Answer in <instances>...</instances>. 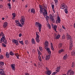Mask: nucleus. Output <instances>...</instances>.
<instances>
[{
	"label": "nucleus",
	"mask_w": 75,
	"mask_h": 75,
	"mask_svg": "<svg viewBox=\"0 0 75 75\" xmlns=\"http://www.w3.org/2000/svg\"><path fill=\"white\" fill-rule=\"evenodd\" d=\"M62 27L63 29H64V30H66V28H65V27L62 26Z\"/></svg>",
	"instance_id": "obj_58"
},
{
	"label": "nucleus",
	"mask_w": 75,
	"mask_h": 75,
	"mask_svg": "<svg viewBox=\"0 0 75 75\" xmlns=\"http://www.w3.org/2000/svg\"><path fill=\"white\" fill-rule=\"evenodd\" d=\"M50 45H51V47H53V44H52V43H51Z\"/></svg>",
	"instance_id": "obj_59"
},
{
	"label": "nucleus",
	"mask_w": 75,
	"mask_h": 75,
	"mask_svg": "<svg viewBox=\"0 0 75 75\" xmlns=\"http://www.w3.org/2000/svg\"><path fill=\"white\" fill-rule=\"evenodd\" d=\"M34 65L35 67H37V64H35V63L34 64Z\"/></svg>",
	"instance_id": "obj_61"
},
{
	"label": "nucleus",
	"mask_w": 75,
	"mask_h": 75,
	"mask_svg": "<svg viewBox=\"0 0 75 75\" xmlns=\"http://www.w3.org/2000/svg\"><path fill=\"white\" fill-rule=\"evenodd\" d=\"M15 22L17 24L18 26H19V27H23V26L20 23V22H19V21H18V20H15Z\"/></svg>",
	"instance_id": "obj_5"
},
{
	"label": "nucleus",
	"mask_w": 75,
	"mask_h": 75,
	"mask_svg": "<svg viewBox=\"0 0 75 75\" xmlns=\"http://www.w3.org/2000/svg\"><path fill=\"white\" fill-rule=\"evenodd\" d=\"M25 75H30V74H29V73H26L25 74Z\"/></svg>",
	"instance_id": "obj_54"
},
{
	"label": "nucleus",
	"mask_w": 75,
	"mask_h": 75,
	"mask_svg": "<svg viewBox=\"0 0 75 75\" xmlns=\"http://www.w3.org/2000/svg\"><path fill=\"white\" fill-rule=\"evenodd\" d=\"M52 10L54 12V13H55V9L54 8V9H52Z\"/></svg>",
	"instance_id": "obj_55"
},
{
	"label": "nucleus",
	"mask_w": 75,
	"mask_h": 75,
	"mask_svg": "<svg viewBox=\"0 0 75 75\" xmlns=\"http://www.w3.org/2000/svg\"><path fill=\"white\" fill-rule=\"evenodd\" d=\"M75 63L74 62H73L72 64L71 67H72V68H73V67L74 68V67H75Z\"/></svg>",
	"instance_id": "obj_37"
},
{
	"label": "nucleus",
	"mask_w": 75,
	"mask_h": 75,
	"mask_svg": "<svg viewBox=\"0 0 75 75\" xmlns=\"http://www.w3.org/2000/svg\"><path fill=\"white\" fill-rule=\"evenodd\" d=\"M65 38V35L64 34L62 35V40H64Z\"/></svg>",
	"instance_id": "obj_44"
},
{
	"label": "nucleus",
	"mask_w": 75,
	"mask_h": 75,
	"mask_svg": "<svg viewBox=\"0 0 75 75\" xmlns=\"http://www.w3.org/2000/svg\"><path fill=\"white\" fill-rule=\"evenodd\" d=\"M31 42L32 44H35V39L34 38H32L31 39Z\"/></svg>",
	"instance_id": "obj_23"
},
{
	"label": "nucleus",
	"mask_w": 75,
	"mask_h": 75,
	"mask_svg": "<svg viewBox=\"0 0 75 75\" xmlns=\"http://www.w3.org/2000/svg\"><path fill=\"white\" fill-rule=\"evenodd\" d=\"M64 51H65V50H64L63 49H61L59 51L58 53L61 54V53H62V52H64Z\"/></svg>",
	"instance_id": "obj_17"
},
{
	"label": "nucleus",
	"mask_w": 75,
	"mask_h": 75,
	"mask_svg": "<svg viewBox=\"0 0 75 75\" xmlns=\"http://www.w3.org/2000/svg\"><path fill=\"white\" fill-rule=\"evenodd\" d=\"M25 44L27 45L28 44V40H25Z\"/></svg>",
	"instance_id": "obj_48"
},
{
	"label": "nucleus",
	"mask_w": 75,
	"mask_h": 75,
	"mask_svg": "<svg viewBox=\"0 0 75 75\" xmlns=\"http://www.w3.org/2000/svg\"><path fill=\"white\" fill-rule=\"evenodd\" d=\"M8 25V23L5 22L3 24V27L4 28H6V27Z\"/></svg>",
	"instance_id": "obj_9"
},
{
	"label": "nucleus",
	"mask_w": 75,
	"mask_h": 75,
	"mask_svg": "<svg viewBox=\"0 0 75 75\" xmlns=\"http://www.w3.org/2000/svg\"><path fill=\"white\" fill-rule=\"evenodd\" d=\"M61 22V19L59 16H57V19L56 21V24H58V23H60Z\"/></svg>",
	"instance_id": "obj_8"
},
{
	"label": "nucleus",
	"mask_w": 75,
	"mask_h": 75,
	"mask_svg": "<svg viewBox=\"0 0 75 75\" xmlns=\"http://www.w3.org/2000/svg\"><path fill=\"white\" fill-rule=\"evenodd\" d=\"M52 28H53V29L54 31H57V26L56 25H54L53 24H52Z\"/></svg>",
	"instance_id": "obj_11"
},
{
	"label": "nucleus",
	"mask_w": 75,
	"mask_h": 75,
	"mask_svg": "<svg viewBox=\"0 0 75 75\" xmlns=\"http://www.w3.org/2000/svg\"><path fill=\"white\" fill-rule=\"evenodd\" d=\"M46 51H48V52L49 54H51V50H50V48H48L47 49H46Z\"/></svg>",
	"instance_id": "obj_20"
},
{
	"label": "nucleus",
	"mask_w": 75,
	"mask_h": 75,
	"mask_svg": "<svg viewBox=\"0 0 75 75\" xmlns=\"http://www.w3.org/2000/svg\"><path fill=\"white\" fill-rule=\"evenodd\" d=\"M71 54L72 55H75V50H73L72 51V52H71Z\"/></svg>",
	"instance_id": "obj_29"
},
{
	"label": "nucleus",
	"mask_w": 75,
	"mask_h": 75,
	"mask_svg": "<svg viewBox=\"0 0 75 75\" xmlns=\"http://www.w3.org/2000/svg\"><path fill=\"white\" fill-rule=\"evenodd\" d=\"M49 17H50V18H52V15L51 14H50L49 15Z\"/></svg>",
	"instance_id": "obj_50"
},
{
	"label": "nucleus",
	"mask_w": 75,
	"mask_h": 75,
	"mask_svg": "<svg viewBox=\"0 0 75 75\" xmlns=\"http://www.w3.org/2000/svg\"><path fill=\"white\" fill-rule=\"evenodd\" d=\"M2 45L3 47H6V45H5L3 43H2Z\"/></svg>",
	"instance_id": "obj_49"
},
{
	"label": "nucleus",
	"mask_w": 75,
	"mask_h": 75,
	"mask_svg": "<svg viewBox=\"0 0 75 75\" xmlns=\"http://www.w3.org/2000/svg\"><path fill=\"white\" fill-rule=\"evenodd\" d=\"M39 8H40V14L43 13V14L44 17H45L46 20L47 21L49 20V16H47L48 13L47 10V7L45 5L42 6L40 5H39Z\"/></svg>",
	"instance_id": "obj_1"
},
{
	"label": "nucleus",
	"mask_w": 75,
	"mask_h": 75,
	"mask_svg": "<svg viewBox=\"0 0 75 75\" xmlns=\"http://www.w3.org/2000/svg\"><path fill=\"white\" fill-rule=\"evenodd\" d=\"M7 6L9 7V9H11V4L10 3H8L7 4Z\"/></svg>",
	"instance_id": "obj_28"
},
{
	"label": "nucleus",
	"mask_w": 75,
	"mask_h": 75,
	"mask_svg": "<svg viewBox=\"0 0 75 75\" xmlns=\"http://www.w3.org/2000/svg\"><path fill=\"white\" fill-rule=\"evenodd\" d=\"M10 54L11 55H14V53H13V52L11 51L10 52Z\"/></svg>",
	"instance_id": "obj_42"
},
{
	"label": "nucleus",
	"mask_w": 75,
	"mask_h": 75,
	"mask_svg": "<svg viewBox=\"0 0 75 75\" xmlns=\"http://www.w3.org/2000/svg\"><path fill=\"white\" fill-rule=\"evenodd\" d=\"M60 70V67H57V70L56 71H57V72H59Z\"/></svg>",
	"instance_id": "obj_30"
},
{
	"label": "nucleus",
	"mask_w": 75,
	"mask_h": 75,
	"mask_svg": "<svg viewBox=\"0 0 75 75\" xmlns=\"http://www.w3.org/2000/svg\"><path fill=\"white\" fill-rule=\"evenodd\" d=\"M68 58V56L67 55V54H66L64 56H63V59L64 60H65V59H67Z\"/></svg>",
	"instance_id": "obj_21"
},
{
	"label": "nucleus",
	"mask_w": 75,
	"mask_h": 75,
	"mask_svg": "<svg viewBox=\"0 0 75 75\" xmlns=\"http://www.w3.org/2000/svg\"><path fill=\"white\" fill-rule=\"evenodd\" d=\"M30 10H31V8L29 9L28 11L29 12H30Z\"/></svg>",
	"instance_id": "obj_63"
},
{
	"label": "nucleus",
	"mask_w": 75,
	"mask_h": 75,
	"mask_svg": "<svg viewBox=\"0 0 75 75\" xmlns=\"http://www.w3.org/2000/svg\"><path fill=\"white\" fill-rule=\"evenodd\" d=\"M51 49L52 51H54V47L53 46H52L51 47Z\"/></svg>",
	"instance_id": "obj_53"
},
{
	"label": "nucleus",
	"mask_w": 75,
	"mask_h": 75,
	"mask_svg": "<svg viewBox=\"0 0 75 75\" xmlns=\"http://www.w3.org/2000/svg\"><path fill=\"white\" fill-rule=\"evenodd\" d=\"M67 8H66L64 9V11L65 13H66V14H67L68 13V10H67Z\"/></svg>",
	"instance_id": "obj_45"
},
{
	"label": "nucleus",
	"mask_w": 75,
	"mask_h": 75,
	"mask_svg": "<svg viewBox=\"0 0 75 75\" xmlns=\"http://www.w3.org/2000/svg\"><path fill=\"white\" fill-rule=\"evenodd\" d=\"M50 57L51 56L50 55H46L45 57L46 60V61L50 59Z\"/></svg>",
	"instance_id": "obj_16"
},
{
	"label": "nucleus",
	"mask_w": 75,
	"mask_h": 75,
	"mask_svg": "<svg viewBox=\"0 0 75 75\" xmlns=\"http://www.w3.org/2000/svg\"><path fill=\"white\" fill-rule=\"evenodd\" d=\"M38 59H39V61H40V62H42V59H41V56H38Z\"/></svg>",
	"instance_id": "obj_34"
},
{
	"label": "nucleus",
	"mask_w": 75,
	"mask_h": 75,
	"mask_svg": "<svg viewBox=\"0 0 75 75\" xmlns=\"http://www.w3.org/2000/svg\"><path fill=\"white\" fill-rule=\"evenodd\" d=\"M61 37V35H60L58 34L57 35L56 37H55V38L56 40H58Z\"/></svg>",
	"instance_id": "obj_25"
},
{
	"label": "nucleus",
	"mask_w": 75,
	"mask_h": 75,
	"mask_svg": "<svg viewBox=\"0 0 75 75\" xmlns=\"http://www.w3.org/2000/svg\"><path fill=\"white\" fill-rule=\"evenodd\" d=\"M19 43H20V44H22V45H24V43L23 42V40L21 41H19Z\"/></svg>",
	"instance_id": "obj_41"
},
{
	"label": "nucleus",
	"mask_w": 75,
	"mask_h": 75,
	"mask_svg": "<svg viewBox=\"0 0 75 75\" xmlns=\"http://www.w3.org/2000/svg\"><path fill=\"white\" fill-rule=\"evenodd\" d=\"M3 5H0V8H3Z\"/></svg>",
	"instance_id": "obj_56"
},
{
	"label": "nucleus",
	"mask_w": 75,
	"mask_h": 75,
	"mask_svg": "<svg viewBox=\"0 0 75 75\" xmlns=\"http://www.w3.org/2000/svg\"><path fill=\"white\" fill-rule=\"evenodd\" d=\"M35 50H33V51H32V52H33V53H34L35 52Z\"/></svg>",
	"instance_id": "obj_60"
},
{
	"label": "nucleus",
	"mask_w": 75,
	"mask_h": 75,
	"mask_svg": "<svg viewBox=\"0 0 75 75\" xmlns=\"http://www.w3.org/2000/svg\"><path fill=\"white\" fill-rule=\"evenodd\" d=\"M39 34V32H36V38H40V36L38 35Z\"/></svg>",
	"instance_id": "obj_22"
},
{
	"label": "nucleus",
	"mask_w": 75,
	"mask_h": 75,
	"mask_svg": "<svg viewBox=\"0 0 75 75\" xmlns=\"http://www.w3.org/2000/svg\"><path fill=\"white\" fill-rule=\"evenodd\" d=\"M20 21L22 25H24V21H25V17H24V16H22L21 17Z\"/></svg>",
	"instance_id": "obj_4"
},
{
	"label": "nucleus",
	"mask_w": 75,
	"mask_h": 75,
	"mask_svg": "<svg viewBox=\"0 0 75 75\" xmlns=\"http://www.w3.org/2000/svg\"><path fill=\"white\" fill-rule=\"evenodd\" d=\"M48 25L49 29H51V25L50 24H48Z\"/></svg>",
	"instance_id": "obj_51"
},
{
	"label": "nucleus",
	"mask_w": 75,
	"mask_h": 75,
	"mask_svg": "<svg viewBox=\"0 0 75 75\" xmlns=\"http://www.w3.org/2000/svg\"><path fill=\"white\" fill-rule=\"evenodd\" d=\"M15 55L17 59H19V54H18V53H16L15 54Z\"/></svg>",
	"instance_id": "obj_33"
},
{
	"label": "nucleus",
	"mask_w": 75,
	"mask_h": 75,
	"mask_svg": "<svg viewBox=\"0 0 75 75\" xmlns=\"http://www.w3.org/2000/svg\"><path fill=\"white\" fill-rule=\"evenodd\" d=\"M35 26L37 28H38V30L40 33L41 31V28H42V25L41 23L36 22L35 23Z\"/></svg>",
	"instance_id": "obj_2"
},
{
	"label": "nucleus",
	"mask_w": 75,
	"mask_h": 75,
	"mask_svg": "<svg viewBox=\"0 0 75 75\" xmlns=\"http://www.w3.org/2000/svg\"><path fill=\"white\" fill-rule=\"evenodd\" d=\"M4 58V56L3 55H0V59H3Z\"/></svg>",
	"instance_id": "obj_40"
},
{
	"label": "nucleus",
	"mask_w": 75,
	"mask_h": 75,
	"mask_svg": "<svg viewBox=\"0 0 75 75\" xmlns=\"http://www.w3.org/2000/svg\"><path fill=\"white\" fill-rule=\"evenodd\" d=\"M0 65H2V66H3V65H4V62H2L1 61L0 62Z\"/></svg>",
	"instance_id": "obj_39"
},
{
	"label": "nucleus",
	"mask_w": 75,
	"mask_h": 75,
	"mask_svg": "<svg viewBox=\"0 0 75 75\" xmlns=\"http://www.w3.org/2000/svg\"><path fill=\"white\" fill-rule=\"evenodd\" d=\"M67 39L69 40H70V41L72 42V38H71V36L69 35H67Z\"/></svg>",
	"instance_id": "obj_7"
},
{
	"label": "nucleus",
	"mask_w": 75,
	"mask_h": 75,
	"mask_svg": "<svg viewBox=\"0 0 75 75\" xmlns=\"http://www.w3.org/2000/svg\"><path fill=\"white\" fill-rule=\"evenodd\" d=\"M62 46V43H59L58 45V47L59 48H61Z\"/></svg>",
	"instance_id": "obj_38"
},
{
	"label": "nucleus",
	"mask_w": 75,
	"mask_h": 75,
	"mask_svg": "<svg viewBox=\"0 0 75 75\" xmlns=\"http://www.w3.org/2000/svg\"><path fill=\"white\" fill-rule=\"evenodd\" d=\"M72 47H73V45L72 43H71L70 44V47L69 48V50H72Z\"/></svg>",
	"instance_id": "obj_26"
},
{
	"label": "nucleus",
	"mask_w": 75,
	"mask_h": 75,
	"mask_svg": "<svg viewBox=\"0 0 75 75\" xmlns=\"http://www.w3.org/2000/svg\"><path fill=\"white\" fill-rule=\"evenodd\" d=\"M39 49L40 51H42V47H39Z\"/></svg>",
	"instance_id": "obj_47"
},
{
	"label": "nucleus",
	"mask_w": 75,
	"mask_h": 75,
	"mask_svg": "<svg viewBox=\"0 0 75 75\" xmlns=\"http://www.w3.org/2000/svg\"><path fill=\"white\" fill-rule=\"evenodd\" d=\"M55 3V5L58 4V0H54Z\"/></svg>",
	"instance_id": "obj_36"
},
{
	"label": "nucleus",
	"mask_w": 75,
	"mask_h": 75,
	"mask_svg": "<svg viewBox=\"0 0 75 75\" xmlns=\"http://www.w3.org/2000/svg\"><path fill=\"white\" fill-rule=\"evenodd\" d=\"M51 7H52V9H54V5L52 4L51 5Z\"/></svg>",
	"instance_id": "obj_52"
},
{
	"label": "nucleus",
	"mask_w": 75,
	"mask_h": 75,
	"mask_svg": "<svg viewBox=\"0 0 75 75\" xmlns=\"http://www.w3.org/2000/svg\"><path fill=\"white\" fill-rule=\"evenodd\" d=\"M2 38H1L0 40V43H2L3 42V39H4V37L2 36Z\"/></svg>",
	"instance_id": "obj_35"
},
{
	"label": "nucleus",
	"mask_w": 75,
	"mask_h": 75,
	"mask_svg": "<svg viewBox=\"0 0 75 75\" xmlns=\"http://www.w3.org/2000/svg\"><path fill=\"white\" fill-rule=\"evenodd\" d=\"M6 57L7 58H9L10 57V54H9V53H8L7 52H6Z\"/></svg>",
	"instance_id": "obj_19"
},
{
	"label": "nucleus",
	"mask_w": 75,
	"mask_h": 75,
	"mask_svg": "<svg viewBox=\"0 0 75 75\" xmlns=\"http://www.w3.org/2000/svg\"><path fill=\"white\" fill-rule=\"evenodd\" d=\"M65 7H66V5L65 4H63L61 5L60 6V8L61 9H64L65 8Z\"/></svg>",
	"instance_id": "obj_10"
},
{
	"label": "nucleus",
	"mask_w": 75,
	"mask_h": 75,
	"mask_svg": "<svg viewBox=\"0 0 75 75\" xmlns=\"http://www.w3.org/2000/svg\"><path fill=\"white\" fill-rule=\"evenodd\" d=\"M45 49H47L48 48V42L47 41H45Z\"/></svg>",
	"instance_id": "obj_13"
},
{
	"label": "nucleus",
	"mask_w": 75,
	"mask_h": 75,
	"mask_svg": "<svg viewBox=\"0 0 75 75\" xmlns=\"http://www.w3.org/2000/svg\"><path fill=\"white\" fill-rule=\"evenodd\" d=\"M12 42L13 43L15 44L16 45H19V43L17 40L15 39H13L12 40Z\"/></svg>",
	"instance_id": "obj_6"
},
{
	"label": "nucleus",
	"mask_w": 75,
	"mask_h": 75,
	"mask_svg": "<svg viewBox=\"0 0 75 75\" xmlns=\"http://www.w3.org/2000/svg\"><path fill=\"white\" fill-rule=\"evenodd\" d=\"M46 69L47 70H49V69H48V68L47 67L46 68Z\"/></svg>",
	"instance_id": "obj_62"
},
{
	"label": "nucleus",
	"mask_w": 75,
	"mask_h": 75,
	"mask_svg": "<svg viewBox=\"0 0 75 75\" xmlns=\"http://www.w3.org/2000/svg\"><path fill=\"white\" fill-rule=\"evenodd\" d=\"M52 73V72L50 70H47L46 74H47V75H50Z\"/></svg>",
	"instance_id": "obj_18"
},
{
	"label": "nucleus",
	"mask_w": 75,
	"mask_h": 75,
	"mask_svg": "<svg viewBox=\"0 0 75 75\" xmlns=\"http://www.w3.org/2000/svg\"><path fill=\"white\" fill-rule=\"evenodd\" d=\"M50 19L51 21H52L53 23H55V19H54V18L53 17L50 18Z\"/></svg>",
	"instance_id": "obj_27"
},
{
	"label": "nucleus",
	"mask_w": 75,
	"mask_h": 75,
	"mask_svg": "<svg viewBox=\"0 0 75 75\" xmlns=\"http://www.w3.org/2000/svg\"><path fill=\"white\" fill-rule=\"evenodd\" d=\"M37 51L38 52V54L39 55V56H40L42 54V53H41V52H40V50H38Z\"/></svg>",
	"instance_id": "obj_31"
},
{
	"label": "nucleus",
	"mask_w": 75,
	"mask_h": 75,
	"mask_svg": "<svg viewBox=\"0 0 75 75\" xmlns=\"http://www.w3.org/2000/svg\"><path fill=\"white\" fill-rule=\"evenodd\" d=\"M31 13H32L34 14H35V9L33 8H32L31 10Z\"/></svg>",
	"instance_id": "obj_24"
},
{
	"label": "nucleus",
	"mask_w": 75,
	"mask_h": 75,
	"mask_svg": "<svg viewBox=\"0 0 75 75\" xmlns=\"http://www.w3.org/2000/svg\"><path fill=\"white\" fill-rule=\"evenodd\" d=\"M0 74L1 75H6L4 74V71L2 69H0Z\"/></svg>",
	"instance_id": "obj_15"
},
{
	"label": "nucleus",
	"mask_w": 75,
	"mask_h": 75,
	"mask_svg": "<svg viewBox=\"0 0 75 75\" xmlns=\"http://www.w3.org/2000/svg\"><path fill=\"white\" fill-rule=\"evenodd\" d=\"M11 67L13 70L15 71V67H16V65L14 64H11Z\"/></svg>",
	"instance_id": "obj_12"
},
{
	"label": "nucleus",
	"mask_w": 75,
	"mask_h": 75,
	"mask_svg": "<svg viewBox=\"0 0 75 75\" xmlns=\"http://www.w3.org/2000/svg\"><path fill=\"white\" fill-rule=\"evenodd\" d=\"M4 19H5V18H2V20H4Z\"/></svg>",
	"instance_id": "obj_64"
},
{
	"label": "nucleus",
	"mask_w": 75,
	"mask_h": 75,
	"mask_svg": "<svg viewBox=\"0 0 75 75\" xmlns=\"http://www.w3.org/2000/svg\"><path fill=\"white\" fill-rule=\"evenodd\" d=\"M35 40L37 42H38V43H39V42H40V40L39 38H35Z\"/></svg>",
	"instance_id": "obj_32"
},
{
	"label": "nucleus",
	"mask_w": 75,
	"mask_h": 75,
	"mask_svg": "<svg viewBox=\"0 0 75 75\" xmlns=\"http://www.w3.org/2000/svg\"><path fill=\"white\" fill-rule=\"evenodd\" d=\"M22 34H21V33H20L19 35V37H21V36L22 35Z\"/></svg>",
	"instance_id": "obj_57"
},
{
	"label": "nucleus",
	"mask_w": 75,
	"mask_h": 75,
	"mask_svg": "<svg viewBox=\"0 0 75 75\" xmlns=\"http://www.w3.org/2000/svg\"><path fill=\"white\" fill-rule=\"evenodd\" d=\"M12 16H13V17H16V14L15 13H13L12 14Z\"/></svg>",
	"instance_id": "obj_43"
},
{
	"label": "nucleus",
	"mask_w": 75,
	"mask_h": 75,
	"mask_svg": "<svg viewBox=\"0 0 75 75\" xmlns=\"http://www.w3.org/2000/svg\"><path fill=\"white\" fill-rule=\"evenodd\" d=\"M2 36H3L4 37V39H3V41L4 43H5V44H7V40H6L5 39V36H4V34H3L2 35Z\"/></svg>",
	"instance_id": "obj_14"
},
{
	"label": "nucleus",
	"mask_w": 75,
	"mask_h": 75,
	"mask_svg": "<svg viewBox=\"0 0 75 75\" xmlns=\"http://www.w3.org/2000/svg\"><path fill=\"white\" fill-rule=\"evenodd\" d=\"M57 72L55 71L53 73H52V75H56V74H57Z\"/></svg>",
	"instance_id": "obj_46"
},
{
	"label": "nucleus",
	"mask_w": 75,
	"mask_h": 75,
	"mask_svg": "<svg viewBox=\"0 0 75 75\" xmlns=\"http://www.w3.org/2000/svg\"><path fill=\"white\" fill-rule=\"evenodd\" d=\"M74 74L75 72L74 71L69 70L67 72V75H74Z\"/></svg>",
	"instance_id": "obj_3"
}]
</instances>
